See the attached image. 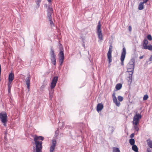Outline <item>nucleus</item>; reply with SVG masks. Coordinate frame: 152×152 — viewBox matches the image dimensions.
Listing matches in <instances>:
<instances>
[{
	"instance_id": "nucleus-1",
	"label": "nucleus",
	"mask_w": 152,
	"mask_h": 152,
	"mask_svg": "<svg viewBox=\"0 0 152 152\" xmlns=\"http://www.w3.org/2000/svg\"><path fill=\"white\" fill-rule=\"evenodd\" d=\"M44 137L41 136L35 135L34 138L35 148L33 152H42V141L44 140Z\"/></svg>"
},
{
	"instance_id": "nucleus-2",
	"label": "nucleus",
	"mask_w": 152,
	"mask_h": 152,
	"mask_svg": "<svg viewBox=\"0 0 152 152\" xmlns=\"http://www.w3.org/2000/svg\"><path fill=\"white\" fill-rule=\"evenodd\" d=\"M101 25L100 23V22L99 21L98 23V25L97 27L96 33L98 36V37L100 41H102L103 40V35L102 33V31L101 29Z\"/></svg>"
},
{
	"instance_id": "nucleus-3",
	"label": "nucleus",
	"mask_w": 152,
	"mask_h": 152,
	"mask_svg": "<svg viewBox=\"0 0 152 152\" xmlns=\"http://www.w3.org/2000/svg\"><path fill=\"white\" fill-rule=\"evenodd\" d=\"M60 51L59 55V61L60 63V65H61L63 63L64 59V49L62 47L60 48Z\"/></svg>"
},
{
	"instance_id": "nucleus-4",
	"label": "nucleus",
	"mask_w": 152,
	"mask_h": 152,
	"mask_svg": "<svg viewBox=\"0 0 152 152\" xmlns=\"http://www.w3.org/2000/svg\"><path fill=\"white\" fill-rule=\"evenodd\" d=\"M141 118L142 116L141 114L137 113L133 117L132 121L133 124H138L139 120L141 119Z\"/></svg>"
},
{
	"instance_id": "nucleus-5",
	"label": "nucleus",
	"mask_w": 152,
	"mask_h": 152,
	"mask_svg": "<svg viewBox=\"0 0 152 152\" xmlns=\"http://www.w3.org/2000/svg\"><path fill=\"white\" fill-rule=\"evenodd\" d=\"M112 45H110V46L108 52L107 53L108 61L109 64H110L112 61L111 54L112 52Z\"/></svg>"
},
{
	"instance_id": "nucleus-6",
	"label": "nucleus",
	"mask_w": 152,
	"mask_h": 152,
	"mask_svg": "<svg viewBox=\"0 0 152 152\" xmlns=\"http://www.w3.org/2000/svg\"><path fill=\"white\" fill-rule=\"evenodd\" d=\"M148 44V41L146 39H144L143 41V48L145 49H148L149 50H152V45H147Z\"/></svg>"
},
{
	"instance_id": "nucleus-7",
	"label": "nucleus",
	"mask_w": 152,
	"mask_h": 152,
	"mask_svg": "<svg viewBox=\"0 0 152 152\" xmlns=\"http://www.w3.org/2000/svg\"><path fill=\"white\" fill-rule=\"evenodd\" d=\"M0 118L1 122L5 123L7 121V116L6 113H0Z\"/></svg>"
},
{
	"instance_id": "nucleus-8",
	"label": "nucleus",
	"mask_w": 152,
	"mask_h": 152,
	"mask_svg": "<svg viewBox=\"0 0 152 152\" xmlns=\"http://www.w3.org/2000/svg\"><path fill=\"white\" fill-rule=\"evenodd\" d=\"M126 53V49L125 48H124L123 49L120 58L121 61V64L122 65H124V61Z\"/></svg>"
},
{
	"instance_id": "nucleus-9",
	"label": "nucleus",
	"mask_w": 152,
	"mask_h": 152,
	"mask_svg": "<svg viewBox=\"0 0 152 152\" xmlns=\"http://www.w3.org/2000/svg\"><path fill=\"white\" fill-rule=\"evenodd\" d=\"M58 78V77L57 76L54 77L53 78L50 86L51 89H52L55 87L57 82Z\"/></svg>"
},
{
	"instance_id": "nucleus-10",
	"label": "nucleus",
	"mask_w": 152,
	"mask_h": 152,
	"mask_svg": "<svg viewBox=\"0 0 152 152\" xmlns=\"http://www.w3.org/2000/svg\"><path fill=\"white\" fill-rule=\"evenodd\" d=\"M113 99V102L118 107H119L120 105L121 104L118 101L116 97L115 96V93H113L112 95Z\"/></svg>"
},
{
	"instance_id": "nucleus-11",
	"label": "nucleus",
	"mask_w": 152,
	"mask_h": 152,
	"mask_svg": "<svg viewBox=\"0 0 152 152\" xmlns=\"http://www.w3.org/2000/svg\"><path fill=\"white\" fill-rule=\"evenodd\" d=\"M134 59L131 60L127 65V68H130L134 70Z\"/></svg>"
},
{
	"instance_id": "nucleus-12",
	"label": "nucleus",
	"mask_w": 152,
	"mask_h": 152,
	"mask_svg": "<svg viewBox=\"0 0 152 152\" xmlns=\"http://www.w3.org/2000/svg\"><path fill=\"white\" fill-rule=\"evenodd\" d=\"M52 145L50 146V152H53L56 146V141L55 140H53L52 141Z\"/></svg>"
},
{
	"instance_id": "nucleus-13",
	"label": "nucleus",
	"mask_w": 152,
	"mask_h": 152,
	"mask_svg": "<svg viewBox=\"0 0 152 152\" xmlns=\"http://www.w3.org/2000/svg\"><path fill=\"white\" fill-rule=\"evenodd\" d=\"M31 78L29 76L28 77L26 80V84L27 86V87L28 89H29L30 86V82Z\"/></svg>"
},
{
	"instance_id": "nucleus-14",
	"label": "nucleus",
	"mask_w": 152,
	"mask_h": 152,
	"mask_svg": "<svg viewBox=\"0 0 152 152\" xmlns=\"http://www.w3.org/2000/svg\"><path fill=\"white\" fill-rule=\"evenodd\" d=\"M103 108V105L102 103H99L98 104L97 106L96 110L99 112L102 110Z\"/></svg>"
},
{
	"instance_id": "nucleus-15",
	"label": "nucleus",
	"mask_w": 152,
	"mask_h": 152,
	"mask_svg": "<svg viewBox=\"0 0 152 152\" xmlns=\"http://www.w3.org/2000/svg\"><path fill=\"white\" fill-rule=\"evenodd\" d=\"M14 74L11 73L10 74L8 77V81H12L14 79Z\"/></svg>"
},
{
	"instance_id": "nucleus-16",
	"label": "nucleus",
	"mask_w": 152,
	"mask_h": 152,
	"mask_svg": "<svg viewBox=\"0 0 152 152\" xmlns=\"http://www.w3.org/2000/svg\"><path fill=\"white\" fill-rule=\"evenodd\" d=\"M144 3L142 2H140L138 6V9L140 10H142L144 8Z\"/></svg>"
},
{
	"instance_id": "nucleus-17",
	"label": "nucleus",
	"mask_w": 152,
	"mask_h": 152,
	"mask_svg": "<svg viewBox=\"0 0 152 152\" xmlns=\"http://www.w3.org/2000/svg\"><path fill=\"white\" fill-rule=\"evenodd\" d=\"M12 81H8V91L9 92L10 91L11 89L12 86Z\"/></svg>"
},
{
	"instance_id": "nucleus-18",
	"label": "nucleus",
	"mask_w": 152,
	"mask_h": 152,
	"mask_svg": "<svg viewBox=\"0 0 152 152\" xmlns=\"http://www.w3.org/2000/svg\"><path fill=\"white\" fill-rule=\"evenodd\" d=\"M148 145V146L152 148V142L150 139H148L147 140Z\"/></svg>"
},
{
	"instance_id": "nucleus-19",
	"label": "nucleus",
	"mask_w": 152,
	"mask_h": 152,
	"mask_svg": "<svg viewBox=\"0 0 152 152\" xmlns=\"http://www.w3.org/2000/svg\"><path fill=\"white\" fill-rule=\"evenodd\" d=\"M122 87V84L121 83H118L115 86V88L117 90H119Z\"/></svg>"
},
{
	"instance_id": "nucleus-20",
	"label": "nucleus",
	"mask_w": 152,
	"mask_h": 152,
	"mask_svg": "<svg viewBox=\"0 0 152 152\" xmlns=\"http://www.w3.org/2000/svg\"><path fill=\"white\" fill-rule=\"evenodd\" d=\"M132 145L133 146L132 147V150L136 152L138 151V149L137 146L136 145Z\"/></svg>"
},
{
	"instance_id": "nucleus-21",
	"label": "nucleus",
	"mask_w": 152,
	"mask_h": 152,
	"mask_svg": "<svg viewBox=\"0 0 152 152\" xmlns=\"http://www.w3.org/2000/svg\"><path fill=\"white\" fill-rule=\"evenodd\" d=\"M51 60L52 61V63L54 65H55L56 63V57L51 58Z\"/></svg>"
},
{
	"instance_id": "nucleus-22",
	"label": "nucleus",
	"mask_w": 152,
	"mask_h": 152,
	"mask_svg": "<svg viewBox=\"0 0 152 152\" xmlns=\"http://www.w3.org/2000/svg\"><path fill=\"white\" fill-rule=\"evenodd\" d=\"M50 54L51 58L56 57V55L55 54L53 50L51 49L50 51Z\"/></svg>"
},
{
	"instance_id": "nucleus-23",
	"label": "nucleus",
	"mask_w": 152,
	"mask_h": 152,
	"mask_svg": "<svg viewBox=\"0 0 152 152\" xmlns=\"http://www.w3.org/2000/svg\"><path fill=\"white\" fill-rule=\"evenodd\" d=\"M134 126V127L135 131H138L139 130V128L137 126L138 124H133Z\"/></svg>"
},
{
	"instance_id": "nucleus-24",
	"label": "nucleus",
	"mask_w": 152,
	"mask_h": 152,
	"mask_svg": "<svg viewBox=\"0 0 152 152\" xmlns=\"http://www.w3.org/2000/svg\"><path fill=\"white\" fill-rule=\"evenodd\" d=\"M129 143L131 145H134V143H135V141L134 139L131 138L129 140Z\"/></svg>"
},
{
	"instance_id": "nucleus-25",
	"label": "nucleus",
	"mask_w": 152,
	"mask_h": 152,
	"mask_svg": "<svg viewBox=\"0 0 152 152\" xmlns=\"http://www.w3.org/2000/svg\"><path fill=\"white\" fill-rule=\"evenodd\" d=\"M113 152H121L119 149L117 147L113 148Z\"/></svg>"
},
{
	"instance_id": "nucleus-26",
	"label": "nucleus",
	"mask_w": 152,
	"mask_h": 152,
	"mask_svg": "<svg viewBox=\"0 0 152 152\" xmlns=\"http://www.w3.org/2000/svg\"><path fill=\"white\" fill-rule=\"evenodd\" d=\"M53 11L52 7L49 6L48 7V12L53 13Z\"/></svg>"
},
{
	"instance_id": "nucleus-27",
	"label": "nucleus",
	"mask_w": 152,
	"mask_h": 152,
	"mask_svg": "<svg viewBox=\"0 0 152 152\" xmlns=\"http://www.w3.org/2000/svg\"><path fill=\"white\" fill-rule=\"evenodd\" d=\"M134 70H132V69H130V68H127V71L128 72H130V74L132 75L133 73Z\"/></svg>"
},
{
	"instance_id": "nucleus-28",
	"label": "nucleus",
	"mask_w": 152,
	"mask_h": 152,
	"mask_svg": "<svg viewBox=\"0 0 152 152\" xmlns=\"http://www.w3.org/2000/svg\"><path fill=\"white\" fill-rule=\"evenodd\" d=\"M52 13L48 12V18L49 20L52 19L51 17Z\"/></svg>"
},
{
	"instance_id": "nucleus-29",
	"label": "nucleus",
	"mask_w": 152,
	"mask_h": 152,
	"mask_svg": "<svg viewBox=\"0 0 152 152\" xmlns=\"http://www.w3.org/2000/svg\"><path fill=\"white\" fill-rule=\"evenodd\" d=\"M118 99L119 102H122L123 100V98L120 96H119L118 97Z\"/></svg>"
},
{
	"instance_id": "nucleus-30",
	"label": "nucleus",
	"mask_w": 152,
	"mask_h": 152,
	"mask_svg": "<svg viewBox=\"0 0 152 152\" xmlns=\"http://www.w3.org/2000/svg\"><path fill=\"white\" fill-rule=\"evenodd\" d=\"M41 0H36V3L38 7H39L40 5V3Z\"/></svg>"
},
{
	"instance_id": "nucleus-31",
	"label": "nucleus",
	"mask_w": 152,
	"mask_h": 152,
	"mask_svg": "<svg viewBox=\"0 0 152 152\" xmlns=\"http://www.w3.org/2000/svg\"><path fill=\"white\" fill-rule=\"evenodd\" d=\"M148 98V96L147 94L145 95H144L143 97V100H147Z\"/></svg>"
},
{
	"instance_id": "nucleus-32",
	"label": "nucleus",
	"mask_w": 152,
	"mask_h": 152,
	"mask_svg": "<svg viewBox=\"0 0 152 152\" xmlns=\"http://www.w3.org/2000/svg\"><path fill=\"white\" fill-rule=\"evenodd\" d=\"M147 38L150 41H151L152 40V38L151 35H148L147 36Z\"/></svg>"
},
{
	"instance_id": "nucleus-33",
	"label": "nucleus",
	"mask_w": 152,
	"mask_h": 152,
	"mask_svg": "<svg viewBox=\"0 0 152 152\" xmlns=\"http://www.w3.org/2000/svg\"><path fill=\"white\" fill-rule=\"evenodd\" d=\"M49 21L51 25V26H52V25H53V21H52V19L49 20Z\"/></svg>"
},
{
	"instance_id": "nucleus-34",
	"label": "nucleus",
	"mask_w": 152,
	"mask_h": 152,
	"mask_svg": "<svg viewBox=\"0 0 152 152\" xmlns=\"http://www.w3.org/2000/svg\"><path fill=\"white\" fill-rule=\"evenodd\" d=\"M143 1L142 2L144 4L146 3L148 1V0H143Z\"/></svg>"
},
{
	"instance_id": "nucleus-35",
	"label": "nucleus",
	"mask_w": 152,
	"mask_h": 152,
	"mask_svg": "<svg viewBox=\"0 0 152 152\" xmlns=\"http://www.w3.org/2000/svg\"><path fill=\"white\" fill-rule=\"evenodd\" d=\"M53 92L51 94V93H50V98L51 99L53 97Z\"/></svg>"
},
{
	"instance_id": "nucleus-36",
	"label": "nucleus",
	"mask_w": 152,
	"mask_h": 152,
	"mask_svg": "<svg viewBox=\"0 0 152 152\" xmlns=\"http://www.w3.org/2000/svg\"><path fill=\"white\" fill-rule=\"evenodd\" d=\"M132 30V27L131 26H129V30L130 31H131Z\"/></svg>"
},
{
	"instance_id": "nucleus-37",
	"label": "nucleus",
	"mask_w": 152,
	"mask_h": 152,
	"mask_svg": "<svg viewBox=\"0 0 152 152\" xmlns=\"http://www.w3.org/2000/svg\"><path fill=\"white\" fill-rule=\"evenodd\" d=\"M147 152H151V150L149 148H148L147 149Z\"/></svg>"
},
{
	"instance_id": "nucleus-38",
	"label": "nucleus",
	"mask_w": 152,
	"mask_h": 152,
	"mask_svg": "<svg viewBox=\"0 0 152 152\" xmlns=\"http://www.w3.org/2000/svg\"><path fill=\"white\" fill-rule=\"evenodd\" d=\"M134 137V133L130 135L131 137Z\"/></svg>"
},
{
	"instance_id": "nucleus-39",
	"label": "nucleus",
	"mask_w": 152,
	"mask_h": 152,
	"mask_svg": "<svg viewBox=\"0 0 152 152\" xmlns=\"http://www.w3.org/2000/svg\"><path fill=\"white\" fill-rule=\"evenodd\" d=\"M152 60V55H151L149 59V61H151Z\"/></svg>"
},
{
	"instance_id": "nucleus-40",
	"label": "nucleus",
	"mask_w": 152,
	"mask_h": 152,
	"mask_svg": "<svg viewBox=\"0 0 152 152\" xmlns=\"http://www.w3.org/2000/svg\"><path fill=\"white\" fill-rule=\"evenodd\" d=\"M132 80L129 79L128 80V82H129L130 83H131L132 82Z\"/></svg>"
},
{
	"instance_id": "nucleus-41",
	"label": "nucleus",
	"mask_w": 152,
	"mask_h": 152,
	"mask_svg": "<svg viewBox=\"0 0 152 152\" xmlns=\"http://www.w3.org/2000/svg\"><path fill=\"white\" fill-rule=\"evenodd\" d=\"M128 78L129 79H132V75H131L130 76H129L128 77Z\"/></svg>"
},
{
	"instance_id": "nucleus-42",
	"label": "nucleus",
	"mask_w": 152,
	"mask_h": 152,
	"mask_svg": "<svg viewBox=\"0 0 152 152\" xmlns=\"http://www.w3.org/2000/svg\"><path fill=\"white\" fill-rule=\"evenodd\" d=\"M143 56H140L139 57V58H140V59H142V58H143Z\"/></svg>"
},
{
	"instance_id": "nucleus-43",
	"label": "nucleus",
	"mask_w": 152,
	"mask_h": 152,
	"mask_svg": "<svg viewBox=\"0 0 152 152\" xmlns=\"http://www.w3.org/2000/svg\"><path fill=\"white\" fill-rule=\"evenodd\" d=\"M48 1L49 3H51V0H48Z\"/></svg>"
}]
</instances>
